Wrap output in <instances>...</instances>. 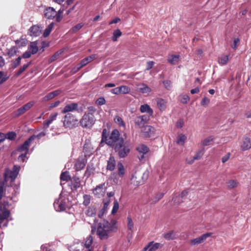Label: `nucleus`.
Listing matches in <instances>:
<instances>
[{"instance_id": "obj_4", "label": "nucleus", "mask_w": 251, "mask_h": 251, "mask_svg": "<svg viewBox=\"0 0 251 251\" xmlns=\"http://www.w3.org/2000/svg\"><path fill=\"white\" fill-rule=\"evenodd\" d=\"M114 149L120 158L126 157L130 151L129 146L125 144L123 138L121 139L120 142L116 145Z\"/></svg>"}, {"instance_id": "obj_31", "label": "nucleus", "mask_w": 251, "mask_h": 251, "mask_svg": "<svg viewBox=\"0 0 251 251\" xmlns=\"http://www.w3.org/2000/svg\"><path fill=\"white\" fill-rule=\"evenodd\" d=\"M93 238L91 235H90L87 238L86 241L85 243V247L86 248V250L85 251H92L91 249H90V247L93 243Z\"/></svg>"}, {"instance_id": "obj_41", "label": "nucleus", "mask_w": 251, "mask_h": 251, "mask_svg": "<svg viewBox=\"0 0 251 251\" xmlns=\"http://www.w3.org/2000/svg\"><path fill=\"white\" fill-rule=\"evenodd\" d=\"M122 35V32L119 29L115 30L113 33L112 37V40L113 41H116L118 38L121 36Z\"/></svg>"}, {"instance_id": "obj_35", "label": "nucleus", "mask_w": 251, "mask_h": 251, "mask_svg": "<svg viewBox=\"0 0 251 251\" xmlns=\"http://www.w3.org/2000/svg\"><path fill=\"white\" fill-rule=\"evenodd\" d=\"M114 121L115 123L118 125L119 126L123 127L124 128L126 127V124L124 123V121L122 119L121 117H120L119 116H116L114 119Z\"/></svg>"}, {"instance_id": "obj_50", "label": "nucleus", "mask_w": 251, "mask_h": 251, "mask_svg": "<svg viewBox=\"0 0 251 251\" xmlns=\"http://www.w3.org/2000/svg\"><path fill=\"white\" fill-rule=\"evenodd\" d=\"M17 52V49L15 47H12L8 50L7 54L9 56H13L16 54Z\"/></svg>"}, {"instance_id": "obj_30", "label": "nucleus", "mask_w": 251, "mask_h": 251, "mask_svg": "<svg viewBox=\"0 0 251 251\" xmlns=\"http://www.w3.org/2000/svg\"><path fill=\"white\" fill-rule=\"evenodd\" d=\"M214 140V137L212 136L208 137L201 142V145L203 146H207L212 144Z\"/></svg>"}, {"instance_id": "obj_64", "label": "nucleus", "mask_w": 251, "mask_h": 251, "mask_svg": "<svg viewBox=\"0 0 251 251\" xmlns=\"http://www.w3.org/2000/svg\"><path fill=\"white\" fill-rule=\"evenodd\" d=\"M31 54H32L30 51L25 52L22 55L21 57L24 58H29Z\"/></svg>"}, {"instance_id": "obj_11", "label": "nucleus", "mask_w": 251, "mask_h": 251, "mask_svg": "<svg viewBox=\"0 0 251 251\" xmlns=\"http://www.w3.org/2000/svg\"><path fill=\"white\" fill-rule=\"evenodd\" d=\"M212 233L208 232L205 234H203L201 236L192 239L190 241L191 245L195 246L203 243L207 238L211 236Z\"/></svg>"}, {"instance_id": "obj_25", "label": "nucleus", "mask_w": 251, "mask_h": 251, "mask_svg": "<svg viewBox=\"0 0 251 251\" xmlns=\"http://www.w3.org/2000/svg\"><path fill=\"white\" fill-rule=\"evenodd\" d=\"M116 161L114 156H111L107 161L106 169L109 171H113L115 169Z\"/></svg>"}, {"instance_id": "obj_61", "label": "nucleus", "mask_w": 251, "mask_h": 251, "mask_svg": "<svg viewBox=\"0 0 251 251\" xmlns=\"http://www.w3.org/2000/svg\"><path fill=\"white\" fill-rule=\"evenodd\" d=\"M83 66H84L83 65V64L82 63V62L80 61V63H79L78 64H77L74 68H73V71L75 72H76L77 71H78V70H79L81 68H82Z\"/></svg>"}, {"instance_id": "obj_37", "label": "nucleus", "mask_w": 251, "mask_h": 251, "mask_svg": "<svg viewBox=\"0 0 251 251\" xmlns=\"http://www.w3.org/2000/svg\"><path fill=\"white\" fill-rule=\"evenodd\" d=\"M96 58L95 54H92L88 57H87L83 59H82L81 62L83 64L84 66L87 65L88 63L92 61L93 60L95 59Z\"/></svg>"}, {"instance_id": "obj_32", "label": "nucleus", "mask_w": 251, "mask_h": 251, "mask_svg": "<svg viewBox=\"0 0 251 251\" xmlns=\"http://www.w3.org/2000/svg\"><path fill=\"white\" fill-rule=\"evenodd\" d=\"M186 139L187 137L184 134H179L177 137L176 143L178 145H183L185 143Z\"/></svg>"}, {"instance_id": "obj_26", "label": "nucleus", "mask_w": 251, "mask_h": 251, "mask_svg": "<svg viewBox=\"0 0 251 251\" xmlns=\"http://www.w3.org/2000/svg\"><path fill=\"white\" fill-rule=\"evenodd\" d=\"M138 91L143 94H149L151 89L145 84H139L138 87Z\"/></svg>"}, {"instance_id": "obj_6", "label": "nucleus", "mask_w": 251, "mask_h": 251, "mask_svg": "<svg viewBox=\"0 0 251 251\" xmlns=\"http://www.w3.org/2000/svg\"><path fill=\"white\" fill-rule=\"evenodd\" d=\"M95 122L94 116L90 113H85L80 121L81 126L83 127H91Z\"/></svg>"}, {"instance_id": "obj_54", "label": "nucleus", "mask_w": 251, "mask_h": 251, "mask_svg": "<svg viewBox=\"0 0 251 251\" xmlns=\"http://www.w3.org/2000/svg\"><path fill=\"white\" fill-rule=\"evenodd\" d=\"M62 13L63 10L60 9L57 11L56 16H55V20L57 22H59L61 21Z\"/></svg>"}, {"instance_id": "obj_22", "label": "nucleus", "mask_w": 251, "mask_h": 251, "mask_svg": "<svg viewBox=\"0 0 251 251\" xmlns=\"http://www.w3.org/2000/svg\"><path fill=\"white\" fill-rule=\"evenodd\" d=\"M58 115V113L55 112L50 115L49 119L43 122V127L45 129H47L49 127L50 125L54 120H56V117Z\"/></svg>"}, {"instance_id": "obj_46", "label": "nucleus", "mask_w": 251, "mask_h": 251, "mask_svg": "<svg viewBox=\"0 0 251 251\" xmlns=\"http://www.w3.org/2000/svg\"><path fill=\"white\" fill-rule=\"evenodd\" d=\"M164 238L167 240H172L175 238V234L173 231H170L164 235Z\"/></svg>"}, {"instance_id": "obj_3", "label": "nucleus", "mask_w": 251, "mask_h": 251, "mask_svg": "<svg viewBox=\"0 0 251 251\" xmlns=\"http://www.w3.org/2000/svg\"><path fill=\"white\" fill-rule=\"evenodd\" d=\"M122 138L120 137V133L117 129L113 130L108 138L104 137L103 135L101 142H105L106 144L111 147H115L120 142Z\"/></svg>"}, {"instance_id": "obj_10", "label": "nucleus", "mask_w": 251, "mask_h": 251, "mask_svg": "<svg viewBox=\"0 0 251 251\" xmlns=\"http://www.w3.org/2000/svg\"><path fill=\"white\" fill-rule=\"evenodd\" d=\"M57 11L52 7H46L43 11L44 17L49 20H52L55 18Z\"/></svg>"}, {"instance_id": "obj_58", "label": "nucleus", "mask_w": 251, "mask_h": 251, "mask_svg": "<svg viewBox=\"0 0 251 251\" xmlns=\"http://www.w3.org/2000/svg\"><path fill=\"white\" fill-rule=\"evenodd\" d=\"M239 42L240 39L239 38H234L233 40V44L231 45V47L233 49H236L238 47Z\"/></svg>"}, {"instance_id": "obj_12", "label": "nucleus", "mask_w": 251, "mask_h": 251, "mask_svg": "<svg viewBox=\"0 0 251 251\" xmlns=\"http://www.w3.org/2000/svg\"><path fill=\"white\" fill-rule=\"evenodd\" d=\"M42 27L37 25H33L28 29V34L33 37L39 36L42 32Z\"/></svg>"}, {"instance_id": "obj_56", "label": "nucleus", "mask_w": 251, "mask_h": 251, "mask_svg": "<svg viewBox=\"0 0 251 251\" xmlns=\"http://www.w3.org/2000/svg\"><path fill=\"white\" fill-rule=\"evenodd\" d=\"M53 98V97H52L51 93H50L48 94L46 96H45L44 98H43L42 99L41 101H43V102L47 101L49 100L52 99Z\"/></svg>"}, {"instance_id": "obj_57", "label": "nucleus", "mask_w": 251, "mask_h": 251, "mask_svg": "<svg viewBox=\"0 0 251 251\" xmlns=\"http://www.w3.org/2000/svg\"><path fill=\"white\" fill-rule=\"evenodd\" d=\"M105 103V100L104 98L100 97L97 99L96 103L99 105H102Z\"/></svg>"}, {"instance_id": "obj_27", "label": "nucleus", "mask_w": 251, "mask_h": 251, "mask_svg": "<svg viewBox=\"0 0 251 251\" xmlns=\"http://www.w3.org/2000/svg\"><path fill=\"white\" fill-rule=\"evenodd\" d=\"M37 44V41L32 42L30 43L28 47V50L32 54H35L38 50Z\"/></svg>"}, {"instance_id": "obj_14", "label": "nucleus", "mask_w": 251, "mask_h": 251, "mask_svg": "<svg viewBox=\"0 0 251 251\" xmlns=\"http://www.w3.org/2000/svg\"><path fill=\"white\" fill-rule=\"evenodd\" d=\"M78 110V104L76 103H71L67 104L62 110V113H69L70 112H73Z\"/></svg>"}, {"instance_id": "obj_29", "label": "nucleus", "mask_w": 251, "mask_h": 251, "mask_svg": "<svg viewBox=\"0 0 251 251\" xmlns=\"http://www.w3.org/2000/svg\"><path fill=\"white\" fill-rule=\"evenodd\" d=\"M136 150L138 152L141 154H146L150 151L149 148L144 144L139 145L136 148Z\"/></svg>"}, {"instance_id": "obj_8", "label": "nucleus", "mask_w": 251, "mask_h": 251, "mask_svg": "<svg viewBox=\"0 0 251 251\" xmlns=\"http://www.w3.org/2000/svg\"><path fill=\"white\" fill-rule=\"evenodd\" d=\"M20 169V166L14 165L12 170L7 169L5 172V179L9 178L11 181H14L19 174Z\"/></svg>"}, {"instance_id": "obj_13", "label": "nucleus", "mask_w": 251, "mask_h": 251, "mask_svg": "<svg viewBox=\"0 0 251 251\" xmlns=\"http://www.w3.org/2000/svg\"><path fill=\"white\" fill-rule=\"evenodd\" d=\"M83 152L84 157H87L90 156L94 152V149L89 141H86L83 146Z\"/></svg>"}, {"instance_id": "obj_48", "label": "nucleus", "mask_w": 251, "mask_h": 251, "mask_svg": "<svg viewBox=\"0 0 251 251\" xmlns=\"http://www.w3.org/2000/svg\"><path fill=\"white\" fill-rule=\"evenodd\" d=\"M90 199H91V197L90 195H84V196H83V200L84 201H83V204L85 206L89 205L90 203Z\"/></svg>"}, {"instance_id": "obj_1", "label": "nucleus", "mask_w": 251, "mask_h": 251, "mask_svg": "<svg viewBox=\"0 0 251 251\" xmlns=\"http://www.w3.org/2000/svg\"><path fill=\"white\" fill-rule=\"evenodd\" d=\"M117 223L116 220L112 219L110 222L103 220L98 223L96 233L100 239L107 240L113 233L116 232L118 230Z\"/></svg>"}, {"instance_id": "obj_59", "label": "nucleus", "mask_w": 251, "mask_h": 251, "mask_svg": "<svg viewBox=\"0 0 251 251\" xmlns=\"http://www.w3.org/2000/svg\"><path fill=\"white\" fill-rule=\"evenodd\" d=\"M16 136V134L14 132H10L7 133L6 137L7 139L10 140H13Z\"/></svg>"}, {"instance_id": "obj_28", "label": "nucleus", "mask_w": 251, "mask_h": 251, "mask_svg": "<svg viewBox=\"0 0 251 251\" xmlns=\"http://www.w3.org/2000/svg\"><path fill=\"white\" fill-rule=\"evenodd\" d=\"M179 57V55H171L168 56V61L172 65H176L178 63Z\"/></svg>"}, {"instance_id": "obj_5", "label": "nucleus", "mask_w": 251, "mask_h": 251, "mask_svg": "<svg viewBox=\"0 0 251 251\" xmlns=\"http://www.w3.org/2000/svg\"><path fill=\"white\" fill-rule=\"evenodd\" d=\"M149 175V172L148 171H146L142 176L139 173L135 172L132 175L131 178V183L135 185H139L148 178Z\"/></svg>"}, {"instance_id": "obj_15", "label": "nucleus", "mask_w": 251, "mask_h": 251, "mask_svg": "<svg viewBox=\"0 0 251 251\" xmlns=\"http://www.w3.org/2000/svg\"><path fill=\"white\" fill-rule=\"evenodd\" d=\"M106 191L105 183H103L97 186L93 190V193L98 197L102 196Z\"/></svg>"}, {"instance_id": "obj_17", "label": "nucleus", "mask_w": 251, "mask_h": 251, "mask_svg": "<svg viewBox=\"0 0 251 251\" xmlns=\"http://www.w3.org/2000/svg\"><path fill=\"white\" fill-rule=\"evenodd\" d=\"M53 206L57 211H62L65 210L66 208V202L62 200L60 201L59 199L55 200Z\"/></svg>"}, {"instance_id": "obj_63", "label": "nucleus", "mask_w": 251, "mask_h": 251, "mask_svg": "<svg viewBox=\"0 0 251 251\" xmlns=\"http://www.w3.org/2000/svg\"><path fill=\"white\" fill-rule=\"evenodd\" d=\"M111 93L115 94V95H119L120 94V87H118L116 88H115L114 89H112L111 91Z\"/></svg>"}, {"instance_id": "obj_19", "label": "nucleus", "mask_w": 251, "mask_h": 251, "mask_svg": "<svg viewBox=\"0 0 251 251\" xmlns=\"http://www.w3.org/2000/svg\"><path fill=\"white\" fill-rule=\"evenodd\" d=\"M188 192V190H185L182 191L181 194L178 196L174 197L172 200L175 203L179 204L184 201L183 199H184L187 196Z\"/></svg>"}, {"instance_id": "obj_33", "label": "nucleus", "mask_w": 251, "mask_h": 251, "mask_svg": "<svg viewBox=\"0 0 251 251\" xmlns=\"http://www.w3.org/2000/svg\"><path fill=\"white\" fill-rule=\"evenodd\" d=\"M85 214L89 217H93L96 214V208L93 206H90L86 210Z\"/></svg>"}, {"instance_id": "obj_62", "label": "nucleus", "mask_w": 251, "mask_h": 251, "mask_svg": "<svg viewBox=\"0 0 251 251\" xmlns=\"http://www.w3.org/2000/svg\"><path fill=\"white\" fill-rule=\"evenodd\" d=\"M21 59L22 57L19 56L15 60V62L13 63V66L14 68H16L20 65Z\"/></svg>"}, {"instance_id": "obj_44", "label": "nucleus", "mask_w": 251, "mask_h": 251, "mask_svg": "<svg viewBox=\"0 0 251 251\" xmlns=\"http://www.w3.org/2000/svg\"><path fill=\"white\" fill-rule=\"evenodd\" d=\"M119 204L118 201H117V200H115L114 201V205H113V208H112V210L111 211V213L113 215L117 213V212L119 209Z\"/></svg>"}, {"instance_id": "obj_53", "label": "nucleus", "mask_w": 251, "mask_h": 251, "mask_svg": "<svg viewBox=\"0 0 251 251\" xmlns=\"http://www.w3.org/2000/svg\"><path fill=\"white\" fill-rule=\"evenodd\" d=\"M127 220L128 229L130 230H131L132 229V228H133V226H134L132 220L131 218L129 217H127Z\"/></svg>"}, {"instance_id": "obj_45", "label": "nucleus", "mask_w": 251, "mask_h": 251, "mask_svg": "<svg viewBox=\"0 0 251 251\" xmlns=\"http://www.w3.org/2000/svg\"><path fill=\"white\" fill-rule=\"evenodd\" d=\"M30 63H31V62H29L27 63L26 64H24L22 67H21L17 72V75H19L22 73H23L27 68V67L29 66Z\"/></svg>"}, {"instance_id": "obj_42", "label": "nucleus", "mask_w": 251, "mask_h": 251, "mask_svg": "<svg viewBox=\"0 0 251 251\" xmlns=\"http://www.w3.org/2000/svg\"><path fill=\"white\" fill-rule=\"evenodd\" d=\"M204 151H205V150H204V148H202V149H201L200 150H199V151H198L197 152L196 154H195V155L194 156V159H196V160L200 159L201 158V157L202 156V155H203Z\"/></svg>"}, {"instance_id": "obj_16", "label": "nucleus", "mask_w": 251, "mask_h": 251, "mask_svg": "<svg viewBox=\"0 0 251 251\" xmlns=\"http://www.w3.org/2000/svg\"><path fill=\"white\" fill-rule=\"evenodd\" d=\"M86 157H79L78 158L75 164V168L76 171L82 170L85 166L87 163Z\"/></svg>"}, {"instance_id": "obj_38", "label": "nucleus", "mask_w": 251, "mask_h": 251, "mask_svg": "<svg viewBox=\"0 0 251 251\" xmlns=\"http://www.w3.org/2000/svg\"><path fill=\"white\" fill-rule=\"evenodd\" d=\"M228 60V56L226 55H223L219 58L218 62L220 64L226 65Z\"/></svg>"}, {"instance_id": "obj_60", "label": "nucleus", "mask_w": 251, "mask_h": 251, "mask_svg": "<svg viewBox=\"0 0 251 251\" xmlns=\"http://www.w3.org/2000/svg\"><path fill=\"white\" fill-rule=\"evenodd\" d=\"M189 97L187 95H183L180 100V101L181 103H186L189 100Z\"/></svg>"}, {"instance_id": "obj_40", "label": "nucleus", "mask_w": 251, "mask_h": 251, "mask_svg": "<svg viewBox=\"0 0 251 251\" xmlns=\"http://www.w3.org/2000/svg\"><path fill=\"white\" fill-rule=\"evenodd\" d=\"M238 183V182L235 180H230L227 182V186L229 189H232L236 187Z\"/></svg>"}, {"instance_id": "obj_24", "label": "nucleus", "mask_w": 251, "mask_h": 251, "mask_svg": "<svg viewBox=\"0 0 251 251\" xmlns=\"http://www.w3.org/2000/svg\"><path fill=\"white\" fill-rule=\"evenodd\" d=\"M140 110L142 113L147 112L149 114V116H152L153 113V110L147 104L141 105Z\"/></svg>"}, {"instance_id": "obj_39", "label": "nucleus", "mask_w": 251, "mask_h": 251, "mask_svg": "<svg viewBox=\"0 0 251 251\" xmlns=\"http://www.w3.org/2000/svg\"><path fill=\"white\" fill-rule=\"evenodd\" d=\"M60 179L62 181H68L70 179V176L69 172L66 171L61 173L60 175Z\"/></svg>"}, {"instance_id": "obj_36", "label": "nucleus", "mask_w": 251, "mask_h": 251, "mask_svg": "<svg viewBox=\"0 0 251 251\" xmlns=\"http://www.w3.org/2000/svg\"><path fill=\"white\" fill-rule=\"evenodd\" d=\"M53 25H54V23L53 22H52L51 23L49 24L48 25V26L46 28L44 32L43 33V36L44 37H47L50 35V33L51 32V31L53 28Z\"/></svg>"}, {"instance_id": "obj_51", "label": "nucleus", "mask_w": 251, "mask_h": 251, "mask_svg": "<svg viewBox=\"0 0 251 251\" xmlns=\"http://www.w3.org/2000/svg\"><path fill=\"white\" fill-rule=\"evenodd\" d=\"M62 51H58L56 52L50 59V62H52L56 60L58 57L62 54Z\"/></svg>"}, {"instance_id": "obj_49", "label": "nucleus", "mask_w": 251, "mask_h": 251, "mask_svg": "<svg viewBox=\"0 0 251 251\" xmlns=\"http://www.w3.org/2000/svg\"><path fill=\"white\" fill-rule=\"evenodd\" d=\"M210 103V99L206 97H204L201 102V106L205 107H207Z\"/></svg>"}, {"instance_id": "obj_47", "label": "nucleus", "mask_w": 251, "mask_h": 251, "mask_svg": "<svg viewBox=\"0 0 251 251\" xmlns=\"http://www.w3.org/2000/svg\"><path fill=\"white\" fill-rule=\"evenodd\" d=\"M83 25L84 24L83 23H79L75 25V26H74L73 27H72V28L71 29V31L73 33H75L79 29H80L83 27Z\"/></svg>"}, {"instance_id": "obj_21", "label": "nucleus", "mask_w": 251, "mask_h": 251, "mask_svg": "<svg viewBox=\"0 0 251 251\" xmlns=\"http://www.w3.org/2000/svg\"><path fill=\"white\" fill-rule=\"evenodd\" d=\"M251 148V140L249 137H244L241 145V149L242 151H245Z\"/></svg>"}, {"instance_id": "obj_52", "label": "nucleus", "mask_w": 251, "mask_h": 251, "mask_svg": "<svg viewBox=\"0 0 251 251\" xmlns=\"http://www.w3.org/2000/svg\"><path fill=\"white\" fill-rule=\"evenodd\" d=\"M150 243H151V245L150 246L148 251H154L158 249L160 245L159 243L153 244L152 242H150Z\"/></svg>"}, {"instance_id": "obj_34", "label": "nucleus", "mask_w": 251, "mask_h": 251, "mask_svg": "<svg viewBox=\"0 0 251 251\" xmlns=\"http://www.w3.org/2000/svg\"><path fill=\"white\" fill-rule=\"evenodd\" d=\"M125 168L121 162L118 163V174L120 177H123L125 175Z\"/></svg>"}, {"instance_id": "obj_20", "label": "nucleus", "mask_w": 251, "mask_h": 251, "mask_svg": "<svg viewBox=\"0 0 251 251\" xmlns=\"http://www.w3.org/2000/svg\"><path fill=\"white\" fill-rule=\"evenodd\" d=\"M142 130L143 135L146 137H151L154 133V128L151 126H146L143 127Z\"/></svg>"}, {"instance_id": "obj_43", "label": "nucleus", "mask_w": 251, "mask_h": 251, "mask_svg": "<svg viewBox=\"0 0 251 251\" xmlns=\"http://www.w3.org/2000/svg\"><path fill=\"white\" fill-rule=\"evenodd\" d=\"M120 88L121 94H128L130 91V89L126 86L123 85V86H120Z\"/></svg>"}, {"instance_id": "obj_23", "label": "nucleus", "mask_w": 251, "mask_h": 251, "mask_svg": "<svg viewBox=\"0 0 251 251\" xmlns=\"http://www.w3.org/2000/svg\"><path fill=\"white\" fill-rule=\"evenodd\" d=\"M157 105L160 111L165 109L167 107V101L161 98H157L156 99Z\"/></svg>"}, {"instance_id": "obj_9", "label": "nucleus", "mask_w": 251, "mask_h": 251, "mask_svg": "<svg viewBox=\"0 0 251 251\" xmlns=\"http://www.w3.org/2000/svg\"><path fill=\"white\" fill-rule=\"evenodd\" d=\"M150 118L147 115L136 116L133 118L135 126L137 128H142L149 121Z\"/></svg>"}, {"instance_id": "obj_7", "label": "nucleus", "mask_w": 251, "mask_h": 251, "mask_svg": "<svg viewBox=\"0 0 251 251\" xmlns=\"http://www.w3.org/2000/svg\"><path fill=\"white\" fill-rule=\"evenodd\" d=\"M78 120L71 113H68L64 116V126L66 128H73L77 124Z\"/></svg>"}, {"instance_id": "obj_2", "label": "nucleus", "mask_w": 251, "mask_h": 251, "mask_svg": "<svg viewBox=\"0 0 251 251\" xmlns=\"http://www.w3.org/2000/svg\"><path fill=\"white\" fill-rule=\"evenodd\" d=\"M35 135L31 136L28 139L25 140L24 143L20 146L18 151L21 153L18 157V160L20 162H24L26 155L28 152L29 147L31 142L35 139Z\"/></svg>"}, {"instance_id": "obj_18", "label": "nucleus", "mask_w": 251, "mask_h": 251, "mask_svg": "<svg viewBox=\"0 0 251 251\" xmlns=\"http://www.w3.org/2000/svg\"><path fill=\"white\" fill-rule=\"evenodd\" d=\"M34 101H30L19 108L16 112V116H19L24 114L26 111L29 110L34 104Z\"/></svg>"}, {"instance_id": "obj_55", "label": "nucleus", "mask_w": 251, "mask_h": 251, "mask_svg": "<svg viewBox=\"0 0 251 251\" xmlns=\"http://www.w3.org/2000/svg\"><path fill=\"white\" fill-rule=\"evenodd\" d=\"M163 83L165 86V87L168 89L170 90L172 87V82L170 80H164L163 82Z\"/></svg>"}]
</instances>
